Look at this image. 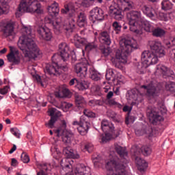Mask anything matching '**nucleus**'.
Listing matches in <instances>:
<instances>
[{
  "mask_svg": "<svg viewBox=\"0 0 175 175\" xmlns=\"http://www.w3.org/2000/svg\"><path fill=\"white\" fill-rule=\"evenodd\" d=\"M141 151L145 157H148V155H150L152 152L151 148L147 145L143 146L141 148Z\"/></svg>",
  "mask_w": 175,
  "mask_h": 175,
  "instance_id": "41",
  "label": "nucleus"
},
{
  "mask_svg": "<svg viewBox=\"0 0 175 175\" xmlns=\"http://www.w3.org/2000/svg\"><path fill=\"white\" fill-rule=\"evenodd\" d=\"M83 114L84 117L87 118H95V117H96V113L88 109L83 110Z\"/></svg>",
  "mask_w": 175,
  "mask_h": 175,
  "instance_id": "39",
  "label": "nucleus"
},
{
  "mask_svg": "<svg viewBox=\"0 0 175 175\" xmlns=\"http://www.w3.org/2000/svg\"><path fill=\"white\" fill-rule=\"evenodd\" d=\"M115 150L117 154L120 155L121 160L120 159L115 157L112 160L107 161L106 167H113V173L107 174V175H126V167H125V163H126V157H128V152H126V148L122 147L121 146L116 144L114 145Z\"/></svg>",
  "mask_w": 175,
  "mask_h": 175,
  "instance_id": "6",
  "label": "nucleus"
},
{
  "mask_svg": "<svg viewBox=\"0 0 175 175\" xmlns=\"http://www.w3.org/2000/svg\"><path fill=\"white\" fill-rule=\"evenodd\" d=\"M91 79L92 80H94V81H98V80H100V77L98 75V73H96V71H95V69L94 68H90L89 70Z\"/></svg>",
  "mask_w": 175,
  "mask_h": 175,
  "instance_id": "37",
  "label": "nucleus"
},
{
  "mask_svg": "<svg viewBox=\"0 0 175 175\" xmlns=\"http://www.w3.org/2000/svg\"><path fill=\"white\" fill-rule=\"evenodd\" d=\"M73 105L69 103H64V107L66 109H70Z\"/></svg>",
  "mask_w": 175,
  "mask_h": 175,
  "instance_id": "62",
  "label": "nucleus"
},
{
  "mask_svg": "<svg viewBox=\"0 0 175 175\" xmlns=\"http://www.w3.org/2000/svg\"><path fill=\"white\" fill-rule=\"evenodd\" d=\"M129 25H130L129 28L131 32H133L134 33H136V35L140 33V25L139 24V22H133L131 23V22L129 21Z\"/></svg>",
  "mask_w": 175,
  "mask_h": 175,
  "instance_id": "31",
  "label": "nucleus"
},
{
  "mask_svg": "<svg viewBox=\"0 0 175 175\" xmlns=\"http://www.w3.org/2000/svg\"><path fill=\"white\" fill-rule=\"evenodd\" d=\"M88 60L84 59L82 62L76 64L74 66V71L77 75H80V77H85L87 76V71L88 70Z\"/></svg>",
  "mask_w": 175,
  "mask_h": 175,
  "instance_id": "11",
  "label": "nucleus"
},
{
  "mask_svg": "<svg viewBox=\"0 0 175 175\" xmlns=\"http://www.w3.org/2000/svg\"><path fill=\"white\" fill-rule=\"evenodd\" d=\"M101 129L104 133L106 132H113L114 131V126L109 122L107 120H103L101 122Z\"/></svg>",
  "mask_w": 175,
  "mask_h": 175,
  "instance_id": "26",
  "label": "nucleus"
},
{
  "mask_svg": "<svg viewBox=\"0 0 175 175\" xmlns=\"http://www.w3.org/2000/svg\"><path fill=\"white\" fill-rule=\"evenodd\" d=\"M10 53L7 55V58L9 62H12L14 65H18L21 62L20 57L18 55V50L16 49L14 46H10Z\"/></svg>",
  "mask_w": 175,
  "mask_h": 175,
  "instance_id": "15",
  "label": "nucleus"
},
{
  "mask_svg": "<svg viewBox=\"0 0 175 175\" xmlns=\"http://www.w3.org/2000/svg\"><path fill=\"white\" fill-rule=\"evenodd\" d=\"M59 53L52 56V64H47L45 67V73L51 76H59L61 70L68 72L69 65V45L66 42H62L59 44Z\"/></svg>",
  "mask_w": 175,
  "mask_h": 175,
  "instance_id": "2",
  "label": "nucleus"
},
{
  "mask_svg": "<svg viewBox=\"0 0 175 175\" xmlns=\"http://www.w3.org/2000/svg\"><path fill=\"white\" fill-rule=\"evenodd\" d=\"M142 88L146 90L147 96H158L159 94V88L153 83H150L148 85H142Z\"/></svg>",
  "mask_w": 175,
  "mask_h": 175,
  "instance_id": "17",
  "label": "nucleus"
},
{
  "mask_svg": "<svg viewBox=\"0 0 175 175\" xmlns=\"http://www.w3.org/2000/svg\"><path fill=\"white\" fill-rule=\"evenodd\" d=\"M12 166H17V160L16 159H12Z\"/></svg>",
  "mask_w": 175,
  "mask_h": 175,
  "instance_id": "63",
  "label": "nucleus"
},
{
  "mask_svg": "<svg viewBox=\"0 0 175 175\" xmlns=\"http://www.w3.org/2000/svg\"><path fill=\"white\" fill-rule=\"evenodd\" d=\"M76 88L79 90V91H84V90H87V83L85 81H78L77 85H75Z\"/></svg>",
  "mask_w": 175,
  "mask_h": 175,
  "instance_id": "43",
  "label": "nucleus"
},
{
  "mask_svg": "<svg viewBox=\"0 0 175 175\" xmlns=\"http://www.w3.org/2000/svg\"><path fill=\"white\" fill-rule=\"evenodd\" d=\"M21 159L23 163H28L30 161L29 156L26 152H23L21 156Z\"/></svg>",
  "mask_w": 175,
  "mask_h": 175,
  "instance_id": "49",
  "label": "nucleus"
},
{
  "mask_svg": "<svg viewBox=\"0 0 175 175\" xmlns=\"http://www.w3.org/2000/svg\"><path fill=\"white\" fill-rule=\"evenodd\" d=\"M43 7L36 0H22L15 13L17 17H21L23 13H35L43 14Z\"/></svg>",
  "mask_w": 175,
  "mask_h": 175,
  "instance_id": "7",
  "label": "nucleus"
},
{
  "mask_svg": "<svg viewBox=\"0 0 175 175\" xmlns=\"http://www.w3.org/2000/svg\"><path fill=\"white\" fill-rule=\"evenodd\" d=\"M148 116L150 122H152L153 125H157V124L162 122V121L164 120L163 117L159 115V113L154 111V110L148 111Z\"/></svg>",
  "mask_w": 175,
  "mask_h": 175,
  "instance_id": "19",
  "label": "nucleus"
},
{
  "mask_svg": "<svg viewBox=\"0 0 175 175\" xmlns=\"http://www.w3.org/2000/svg\"><path fill=\"white\" fill-rule=\"evenodd\" d=\"M59 129H62V131H66V122L65 120L62 121V129L59 128Z\"/></svg>",
  "mask_w": 175,
  "mask_h": 175,
  "instance_id": "58",
  "label": "nucleus"
},
{
  "mask_svg": "<svg viewBox=\"0 0 175 175\" xmlns=\"http://www.w3.org/2000/svg\"><path fill=\"white\" fill-rule=\"evenodd\" d=\"M21 31L22 36L19 37L17 44L18 49L23 52L25 58H27L29 61L38 58L42 55V51L32 38V29L31 27H24Z\"/></svg>",
  "mask_w": 175,
  "mask_h": 175,
  "instance_id": "3",
  "label": "nucleus"
},
{
  "mask_svg": "<svg viewBox=\"0 0 175 175\" xmlns=\"http://www.w3.org/2000/svg\"><path fill=\"white\" fill-rule=\"evenodd\" d=\"M48 13L52 17L57 16L59 13V5L56 1H54L48 7Z\"/></svg>",
  "mask_w": 175,
  "mask_h": 175,
  "instance_id": "23",
  "label": "nucleus"
},
{
  "mask_svg": "<svg viewBox=\"0 0 175 175\" xmlns=\"http://www.w3.org/2000/svg\"><path fill=\"white\" fill-rule=\"evenodd\" d=\"M75 175H91V169L83 164L77 165L75 171Z\"/></svg>",
  "mask_w": 175,
  "mask_h": 175,
  "instance_id": "21",
  "label": "nucleus"
},
{
  "mask_svg": "<svg viewBox=\"0 0 175 175\" xmlns=\"http://www.w3.org/2000/svg\"><path fill=\"white\" fill-rule=\"evenodd\" d=\"M0 32H2L4 38H9L13 36L14 32V24L8 20L0 21Z\"/></svg>",
  "mask_w": 175,
  "mask_h": 175,
  "instance_id": "10",
  "label": "nucleus"
},
{
  "mask_svg": "<svg viewBox=\"0 0 175 175\" xmlns=\"http://www.w3.org/2000/svg\"><path fill=\"white\" fill-rule=\"evenodd\" d=\"M150 51H144L141 55L142 63L141 68H138V73H144L145 69H147L150 65H155L158 63V58L165 56V49L159 41H150Z\"/></svg>",
  "mask_w": 175,
  "mask_h": 175,
  "instance_id": "4",
  "label": "nucleus"
},
{
  "mask_svg": "<svg viewBox=\"0 0 175 175\" xmlns=\"http://www.w3.org/2000/svg\"><path fill=\"white\" fill-rule=\"evenodd\" d=\"M63 154L66 158H72V159H79L80 158V155L79 154H75L73 150L69 147L64 148Z\"/></svg>",
  "mask_w": 175,
  "mask_h": 175,
  "instance_id": "27",
  "label": "nucleus"
},
{
  "mask_svg": "<svg viewBox=\"0 0 175 175\" xmlns=\"http://www.w3.org/2000/svg\"><path fill=\"white\" fill-rule=\"evenodd\" d=\"M95 1L96 0H83L81 5L83 6V8H88V6L94 5ZM97 2H98V3H102L103 0H97Z\"/></svg>",
  "mask_w": 175,
  "mask_h": 175,
  "instance_id": "35",
  "label": "nucleus"
},
{
  "mask_svg": "<svg viewBox=\"0 0 175 175\" xmlns=\"http://www.w3.org/2000/svg\"><path fill=\"white\" fill-rule=\"evenodd\" d=\"M88 105L90 107H95V106H100L102 105V101L100 100H90L88 102Z\"/></svg>",
  "mask_w": 175,
  "mask_h": 175,
  "instance_id": "46",
  "label": "nucleus"
},
{
  "mask_svg": "<svg viewBox=\"0 0 175 175\" xmlns=\"http://www.w3.org/2000/svg\"><path fill=\"white\" fill-rule=\"evenodd\" d=\"M143 24L145 25V31H146V32H152V31H154V27L152 25H151V24H150L147 21H144Z\"/></svg>",
  "mask_w": 175,
  "mask_h": 175,
  "instance_id": "47",
  "label": "nucleus"
},
{
  "mask_svg": "<svg viewBox=\"0 0 175 175\" xmlns=\"http://www.w3.org/2000/svg\"><path fill=\"white\" fill-rule=\"evenodd\" d=\"M122 110L124 113H126V111H128L127 116L126 117V119H125V123L126 124V125H129V114H131V111H132V108L129 107L128 105H126L123 107Z\"/></svg>",
  "mask_w": 175,
  "mask_h": 175,
  "instance_id": "44",
  "label": "nucleus"
},
{
  "mask_svg": "<svg viewBox=\"0 0 175 175\" xmlns=\"http://www.w3.org/2000/svg\"><path fill=\"white\" fill-rule=\"evenodd\" d=\"M152 33L153 36H155L156 38H162L163 36H165L166 31H165L163 29L157 27L152 31Z\"/></svg>",
  "mask_w": 175,
  "mask_h": 175,
  "instance_id": "34",
  "label": "nucleus"
},
{
  "mask_svg": "<svg viewBox=\"0 0 175 175\" xmlns=\"http://www.w3.org/2000/svg\"><path fill=\"white\" fill-rule=\"evenodd\" d=\"M141 10L149 18H155V10L151 5H143Z\"/></svg>",
  "mask_w": 175,
  "mask_h": 175,
  "instance_id": "22",
  "label": "nucleus"
},
{
  "mask_svg": "<svg viewBox=\"0 0 175 175\" xmlns=\"http://www.w3.org/2000/svg\"><path fill=\"white\" fill-rule=\"evenodd\" d=\"M173 8V4L169 0H164L161 2V8L163 10H170Z\"/></svg>",
  "mask_w": 175,
  "mask_h": 175,
  "instance_id": "36",
  "label": "nucleus"
},
{
  "mask_svg": "<svg viewBox=\"0 0 175 175\" xmlns=\"http://www.w3.org/2000/svg\"><path fill=\"white\" fill-rule=\"evenodd\" d=\"M76 23L73 19H67L64 21L62 17H58L55 20V23H53L55 29L61 32V31H66V32H73Z\"/></svg>",
  "mask_w": 175,
  "mask_h": 175,
  "instance_id": "8",
  "label": "nucleus"
},
{
  "mask_svg": "<svg viewBox=\"0 0 175 175\" xmlns=\"http://www.w3.org/2000/svg\"><path fill=\"white\" fill-rule=\"evenodd\" d=\"M85 150H86L88 152H92V150H94V146L91 144H88L85 145Z\"/></svg>",
  "mask_w": 175,
  "mask_h": 175,
  "instance_id": "53",
  "label": "nucleus"
},
{
  "mask_svg": "<svg viewBox=\"0 0 175 175\" xmlns=\"http://www.w3.org/2000/svg\"><path fill=\"white\" fill-rule=\"evenodd\" d=\"M133 94H134L136 100L139 98H143V94L140 93L137 89L133 90Z\"/></svg>",
  "mask_w": 175,
  "mask_h": 175,
  "instance_id": "51",
  "label": "nucleus"
},
{
  "mask_svg": "<svg viewBox=\"0 0 175 175\" xmlns=\"http://www.w3.org/2000/svg\"><path fill=\"white\" fill-rule=\"evenodd\" d=\"M74 126H78L77 131L82 136H85L88 133L91 123H90V119L88 118L81 116L79 118V121L74 120L72 123Z\"/></svg>",
  "mask_w": 175,
  "mask_h": 175,
  "instance_id": "9",
  "label": "nucleus"
},
{
  "mask_svg": "<svg viewBox=\"0 0 175 175\" xmlns=\"http://www.w3.org/2000/svg\"><path fill=\"white\" fill-rule=\"evenodd\" d=\"M9 88H10V87L9 85H6L4 88L0 89V94L1 95H6V94L9 92Z\"/></svg>",
  "mask_w": 175,
  "mask_h": 175,
  "instance_id": "52",
  "label": "nucleus"
},
{
  "mask_svg": "<svg viewBox=\"0 0 175 175\" xmlns=\"http://www.w3.org/2000/svg\"><path fill=\"white\" fill-rule=\"evenodd\" d=\"M97 47L98 45L95 44V42H88L85 46V50L86 51H92V50H95Z\"/></svg>",
  "mask_w": 175,
  "mask_h": 175,
  "instance_id": "45",
  "label": "nucleus"
},
{
  "mask_svg": "<svg viewBox=\"0 0 175 175\" xmlns=\"http://www.w3.org/2000/svg\"><path fill=\"white\" fill-rule=\"evenodd\" d=\"M53 132L57 137H61L62 136V142L64 143L67 144L72 143V140H73V133H72L70 131L57 129L53 130Z\"/></svg>",
  "mask_w": 175,
  "mask_h": 175,
  "instance_id": "13",
  "label": "nucleus"
},
{
  "mask_svg": "<svg viewBox=\"0 0 175 175\" xmlns=\"http://www.w3.org/2000/svg\"><path fill=\"white\" fill-rule=\"evenodd\" d=\"M104 18L105 12L103 9L96 7L90 11L89 19L90 21H92V23H95V21H102Z\"/></svg>",
  "mask_w": 175,
  "mask_h": 175,
  "instance_id": "14",
  "label": "nucleus"
},
{
  "mask_svg": "<svg viewBox=\"0 0 175 175\" xmlns=\"http://www.w3.org/2000/svg\"><path fill=\"white\" fill-rule=\"evenodd\" d=\"M8 13H9V9L0 6V16H1V14H8Z\"/></svg>",
  "mask_w": 175,
  "mask_h": 175,
  "instance_id": "54",
  "label": "nucleus"
},
{
  "mask_svg": "<svg viewBox=\"0 0 175 175\" xmlns=\"http://www.w3.org/2000/svg\"><path fill=\"white\" fill-rule=\"evenodd\" d=\"M118 3L124 6V9L126 11L131 10L133 8V3L129 0H119Z\"/></svg>",
  "mask_w": 175,
  "mask_h": 175,
  "instance_id": "32",
  "label": "nucleus"
},
{
  "mask_svg": "<svg viewBox=\"0 0 175 175\" xmlns=\"http://www.w3.org/2000/svg\"><path fill=\"white\" fill-rule=\"evenodd\" d=\"M62 14H67L68 17H73L75 14V6L72 3H68L64 5V8L61 10Z\"/></svg>",
  "mask_w": 175,
  "mask_h": 175,
  "instance_id": "24",
  "label": "nucleus"
},
{
  "mask_svg": "<svg viewBox=\"0 0 175 175\" xmlns=\"http://www.w3.org/2000/svg\"><path fill=\"white\" fill-rule=\"evenodd\" d=\"M70 94V91L68 89H63L55 92V95L56 98H66Z\"/></svg>",
  "mask_w": 175,
  "mask_h": 175,
  "instance_id": "33",
  "label": "nucleus"
},
{
  "mask_svg": "<svg viewBox=\"0 0 175 175\" xmlns=\"http://www.w3.org/2000/svg\"><path fill=\"white\" fill-rule=\"evenodd\" d=\"M165 44L167 47V49H170V47H173V46H175V38H173L171 42L165 40Z\"/></svg>",
  "mask_w": 175,
  "mask_h": 175,
  "instance_id": "50",
  "label": "nucleus"
},
{
  "mask_svg": "<svg viewBox=\"0 0 175 175\" xmlns=\"http://www.w3.org/2000/svg\"><path fill=\"white\" fill-rule=\"evenodd\" d=\"M103 54H104V55H105V57H107V55H109V54H110V51H109V49H105L103 51Z\"/></svg>",
  "mask_w": 175,
  "mask_h": 175,
  "instance_id": "61",
  "label": "nucleus"
},
{
  "mask_svg": "<svg viewBox=\"0 0 175 175\" xmlns=\"http://www.w3.org/2000/svg\"><path fill=\"white\" fill-rule=\"evenodd\" d=\"M135 163L139 172H144L147 167H148V164L146 162V160H144L140 157L135 158Z\"/></svg>",
  "mask_w": 175,
  "mask_h": 175,
  "instance_id": "25",
  "label": "nucleus"
},
{
  "mask_svg": "<svg viewBox=\"0 0 175 175\" xmlns=\"http://www.w3.org/2000/svg\"><path fill=\"white\" fill-rule=\"evenodd\" d=\"M10 132L15 137H17V139H20V136H21V134H20V130L17 128H11Z\"/></svg>",
  "mask_w": 175,
  "mask_h": 175,
  "instance_id": "48",
  "label": "nucleus"
},
{
  "mask_svg": "<svg viewBox=\"0 0 175 175\" xmlns=\"http://www.w3.org/2000/svg\"><path fill=\"white\" fill-rule=\"evenodd\" d=\"M103 91L105 94H107L110 92V91H111V88L110 87V85L105 86V88H103Z\"/></svg>",
  "mask_w": 175,
  "mask_h": 175,
  "instance_id": "57",
  "label": "nucleus"
},
{
  "mask_svg": "<svg viewBox=\"0 0 175 175\" xmlns=\"http://www.w3.org/2000/svg\"><path fill=\"white\" fill-rule=\"evenodd\" d=\"M59 53L52 56V64H47L45 67V73L51 76H59L61 70L68 72L69 65V45L66 42H62L59 44Z\"/></svg>",
  "mask_w": 175,
  "mask_h": 175,
  "instance_id": "1",
  "label": "nucleus"
},
{
  "mask_svg": "<svg viewBox=\"0 0 175 175\" xmlns=\"http://www.w3.org/2000/svg\"><path fill=\"white\" fill-rule=\"evenodd\" d=\"M114 95V92H113L111 90H110L107 94V99H111L113 98V96Z\"/></svg>",
  "mask_w": 175,
  "mask_h": 175,
  "instance_id": "59",
  "label": "nucleus"
},
{
  "mask_svg": "<svg viewBox=\"0 0 175 175\" xmlns=\"http://www.w3.org/2000/svg\"><path fill=\"white\" fill-rule=\"evenodd\" d=\"M75 103L77 107H85L87 103L85 102V99L83 98V96L77 93L75 94Z\"/></svg>",
  "mask_w": 175,
  "mask_h": 175,
  "instance_id": "29",
  "label": "nucleus"
},
{
  "mask_svg": "<svg viewBox=\"0 0 175 175\" xmlns=\"http://www.w3.org/2000/svg\"><path fill=\"white\" fill-rule=\"evenodd\" d=\"M55 111H57V109L55 108H51L49 109L48 113L51 118V117H54V114H55Z\"/></svg>",
  "mask_w": 175,
  "mask_h": 175,
  "instance_id": "55",
  "label": "nucleus"
},
{
  "mask_svg": "<svg viewBox=\"0 0 175 175\" xmlns=\"http://www.w3.org/2000/svg\"><path fill=\"white\" fill-rule=\"evenodd\" d=\"M77 83H79V80L76 78H73L69 81V85H75V84L77 85Z\"/></svg>",
  "mask_w": 175,
  "mask_h": 175,
  "instance_id": "56",
  "label": "nucleus"
},
{
  "mask_svg": "<svg viewBox=\"0 0 175 175\" xmlns=\"http://www.w3.org/2000/svg\"><path fill=\"white\" fill-rule=\"evenodd\" d=\"M128 21L132 23H139V21H143L142 18V12L140 11H130L126 14Z\"/></svg>",
  "mask_w": 175,
  "mask_h": 175,
  "instance_id": "18",
  "label": "nucleus"
},
{
  "mask_svg": "<svg viewBox=\"0 0 175 175\" xmlns=\"http://www.w3.org/2000/svg\"><path fill=\"white\" fill-rule=\"evenodd\" d=\"M98 39L99 42L103 43V44H107V46L111 44V38H110V33H109V31H101L99 33Z\"/></svg>",
  "mask_w": 175,
  "mask_h": 175,
  "instance_id": "20",
  "label": "nucleus"
},
{
  "mask_svg": "<svg viewBox=\"0 0 175 175\" xmlns=\"http://www.w3.org/2000/svg\"><path fill=\"white\" fill-rule=\"evenodd\" d=\"M77 25L81 28L85 27L87 25V16L83 12H81L78 15Z\"/></svg>",
  "mask_w": 175,
  "mask_h": 175,
  "instance_id": "30",
  "label": "nucleus"
},
{
  "mask_svg": "<svg viewBox=\"0 0 175 175\" xmlns=\"http://www.w3.org/2000/svg\"><path fill=\"white\" fill-rule=\"evenodd\" d=\"M109 14L115 20H118L120 21L124 18V15H122V10L120 9L118 7H116V5H110Z\"/></svg>",
  "mask_w": 175,
  "mask_h": 175,
  "instance_id": "16",
  "label": "nucleus"
},
{
  "mask_svg": "<svg viewBox=\"0 0 175 175\" xmlns=\"http://www.w3.org/2000/svg\"><path fill=\"white\" fill-rule=\"evenodd\" d=\"M111 133H113V132H106L105 134L103 135L101 138V142L107 143V142L111 140V138L113 137V135Z\"/></svg>",
  "mask_w": 175,
  "mask_h": 175,
  "instance_id": "38",
  "label": "nucleus"
},
{
  "mask_svg": "<svg viewBox=\"0 0 175 175\" xmlns=\"http://www.w3.org/2000/svg\"><path fill=\"white\" fill-rule=\"evenodd\" d=\"M120 44L121 51H117L116 57H112L111 61L115 68L122 69V64L128 63V57L133 50L137 49V42L135 40L123 38L120 40Z\"/></svg>",
  "mask_w": 175,
  "mask_h": 175,
  "instance_id": "5",
  "label": "nucleus"
},
{
  "mask_svg": "<svg viewBox=\"0 0 175 175\" xmlns=\"http://www.w3.org/2000/svg\"><path fill=\"white\" fill-rule=\"evenodd\" d=\"M112 28L113 31H115L116 33L118 34L121 32V28H122V26H121V23L118 21H114L112 24Z\"/></svg>",
  "mask_w": 175,
  "mask_h": 175,
  "instance_id": "42",
  "label": "nucleus"
},
{
  "mask_svg": "<svg viewBox=\"0 0 175 175\" xmlns=\"http://www.w3.org/2000/svg\"><path fill=\"white\" fill-rule=\"evenodd\" d=\"M17 150V146L16 145H13V147L9 151V154H13L14 151Z\"/></svg>",
  "mask_w": 175,
  "mask_h": 175,
  "instance_id": "60",
  "label": "nucleus"
},
{
  "mask_svg": "<svg viewBox=\"0 0 175 175\" xmlns=\"http://www.w3.org/2000/svg\"><path fill=\"white\" fill-rule=\"evenodd\" d=\"M61 116H62L61 111H55L53 116H52L50 120L49 121V122L46 124V125L48 126V128H51V129L54 128V124H55V122H57L58 118L61 117Z\"/></svg>",
  "mask_w": 175,
  "mask_h": 175,
  "instance_id": "28",
  "label": "nucleus"
},
{
  "mask_svg": "<svg viewBox=\"0 0 175 175\" xmlns=\"http://www.w3.org/2000/svg\"><path fill=\"white\" fill-rule=\"evenodd\" d=\"M157 70H161L163 76H170V75L169 74V72H170L169 70V68H167V67L165 66H161V65L157 66Z\"/></svg>",
  "mask_w": 175,
  "mask_h": 175,
  "instance_id": "40",
  "label": "nucleus"
},
{
  "mask_svg": "<svg viewBox=\"0 0 175 175\" xmlns=\"http://www.w3.org/2000/svg\"><path fill=\"white\" fill-rule=\"evenodd\" d=\"M37 35L40 40H45V42H50L53 39V33L47 27H38Z\"/></svg>",
  "mask_w": 175,
  "mask_h": 175,
  "instance_id": "12",
  "label": "nucleus"
},
{
  "mask_svg": "<svg viewBox=\"0 0 175 175\" xmlns=\"http://www.w3.org/2000/svg\"><path fill=\"white\" fill-rule=\"evenodd\" d=\"M37 175H47V173L44 172L43 170H40L37 173Z\"/></svg>",
  "mask_w": 175,
  "mask_h": 175,
  "instance_id": "64",
  "label": "nucleus"
}]
</instances>
